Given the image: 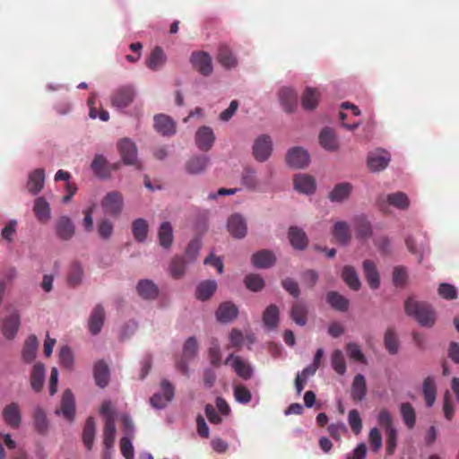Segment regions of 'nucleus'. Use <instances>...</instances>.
<instances>
[{
    "instance_id": "1",
    "label": "nucleus",
    "mask_w": 459,
    "mask_h": 459,
    "mask_svg": "<svg viewBox=\"0 0 459 459\" xmlns=\"http://www.w3.org/2000/svg\"><path fill=\"white\" fill-rule=\"evenodd\" d=\"M404 310L408 316L414 317L421 326L431 327L435 324V312L425 302L418 301L410 297L405 301Z\"/></svg>"
},
{
    "instance_id": "2",
    "label": "nucleus",
    "mask_w": 459,
    "mask_h": 459,
    "mask_svg": "<svg viewBox=\"0 0 459 459\" xmlns=\"http://www.w3.org/2000/svg\"><path fill=\"white\" fill-rule=\"evenodd\" d=\"M117 146L125 164L134 165L139 170L143 169L141 162L137 160V148L133 141L124 138L119 141Z\"/></svg>"
},
{
    "instance_id": "3",
    "label": "nucleus",
    "mask_w": 459,
    "mask_h": 459,
    "mask_svg": "<svg viewBox=\"0 0 459 459\" xmlns=\"http://www.w3.org/2000/svg\"><path fill=\"white\" fill-rule=\"evenodd\" d=\"M174 394L175 388L169 380L163 379L160 382V391L151 397L150 403L152 407L162 409L172 401Z\"/></svg>"
},
{
    "instance_id": "4",
    "label": "nucleus",
    "mask_w": 459,
    "mask_h": 459,
    "mask_svg": "<svg viewBox=\"0 0 459 459\" xmlns=\"http://www.w3.org/2000/svg\"><path fill=\"white\" fill-rule=\"evenodd\" d=\"M101 206L104 212L114 217H117L124 206V198L120 192H108L101 201Z\"/></svg>"
},
{
    "instance_id": "5",
    "label": "nucleus",
    "mask_w": 459,
    "mask_h": 459,
    "mask_svg": "<svg viewBox=\"0 0 459 459\" xmlns=\"http://www.w3.org/2000/svg\"><path fill=\"white\" fill-rule=\"evenodd\" d=\"M190 62L201 74L208 76L212 73V60L209 53L204 51L193 52Z\"/></svg>"
},
{
    "instance_id": "6",
    "label": "nucleus",
    "mask_w": 459,
    "mask_h": 459,
    "mask_svg": "<svg viewBox=\"0 0 459 459\" xmlns=\"http://www.w3.org/2000/svg\"><path fill=\"white\" fill-rule=\"evenodd\" d=\"M286 162L293 169H304L309 164L310 157L302 147H292L286 154Z\"/></svg>"
},
{
    "instance_id": "7",
    "label": "nucleus",
    "mask_w": 459,
    "mask_h": 459,
    "mask_svg": "<svg viewBox=\"0 0 459 459\" xmlns=\"http://www.w3.org/2000/svg\"><path fill=\"white\" fill-rule=\"evenodd\" d=\"M273 150L272 140L268 135L258 136L253 146V152L255 160L265 161L271 155Z\"/></svg>"
},
{
    "instance_id": "8",
    "label": "nucleus",
    "mask_w": 459,
    "mask_h": 459,
    "mask_svg": "<svg viewBox=\"0 0 459 459\" xmlns=\"http://www.w3.org/2000/svg\"><path fill=\"white\" fill-rule=\"evenodd\" d=\"M390 159L391 156L387 152L384 150L376 151L368 154V167L372 172L381 171L388 166Z\"/></svg>"
},
{
    "instance_id": "9",
    "label": "nucleus",
    "mask_w": 459,
    "mask_h": 459,
    "mask_svg": "<svg viewBox=\"0 0 459 459\" xmlns=\"http://www.w3.org/2000/svg\"><path fill=\"white\" fill-rule=\"evenodd\" d=\"M225 364L230 365L237 375L245 380L250 379L253 376L251 366L245 362L239 356L230 354L225 359Z\"/></svg>"
},
{
    "instance_id": "10",
    "label": "nucleus",
    "mask_w": 459,
    "mask_h": 459,
    "mask_svg": "<svg viewBox=\"0 0 459 459\" xmlns=\"http://www.w3.org/2000/svg\"><path fill=\"white\" fill-rule=\"evenodd\" d=\"M228 230L235 238H243L247 232V222L244 217L238 213L232 214L228 219Z\"/></svg>"
},
{
    "instance_id": "11",
    "label": "nucleus",
    "mask_w": 459,
    "mask_h": 459,
    "mask_svg": "<svg viewBox=\"0 0 459 459\" xmlns=\"http://www.w3.org/2000/svg\"><path fill=\"white\" fill-rule=\"evenodd\" d=\"M2 416L4 423L12 429H18L21 425L22 416L19 404L17 403H11L7 404L2 411Z\"/></svg>"
},
{
    "instance_id": "12",
    "label": "nucleus",
    "mask_w": 459,
    "mask_h": 459,
    "mask_svg": "<svg viewBox=\"0 0 459 459\" xmlns=\"http://www.w3.org/2000/svg\"><path fill=\"white\" fill-rule=\"evenodd\" d=\"M195 141L201 151L208 152L215 141L212 129L205 126L200 127L195 134Z\"/></svg>"
},
{
    "instance_id": "13",
    "label": "nucleus",
    "mask_w": 459,
    "mask_h": 459,
    "mask_svg": "<svg viewBox=\"0 0 459 459\" xmlns=\"http://www.w3.org/2000/svg\"><path fill=\"white\" fill-rule=\"evenodd\" d=\"M238 315V307L230 301H225L220 304L216 310V319L221 323H230L236 319Z\"/></svg>"
},
{
    "instance_id": "14",
    "label": "nucleus",
    "mask_w": 459,
    "mask_h": 459,
    "mask_svg": "<svg viewBox=\"0 0 459 459\" xmlns=\"http://www.w3.org/2000/svg\"><path fill=\"white\" fill-rule=\"evenodd\" d=\"M154 128L160 134L170 136L176 133V123L170 117L159 114L154 117Z\"/></svg>"
},
{
    "instance_id": "15",
    "label": "nucleus",
    "mask_w": 459,
    "mask_h": 459,
    "mask_svg": "<svg viewBox=\"0 0 459 459\" xmlns=\"http://www.w3.org/2000/svg\"><path fill=\"white\" fill-rule=\"evenodd\" d=\"M44 183L45 170L43 169H36L29 174L26 187L31 195H36L43 189Z\"/></svg>"
},
{
    "instance_id": "16",
    "label": "nucleus",
    "mask_w": 459,
    "mask_h": 459,
    "mask_svg": "<svg viewBox=\"0 0 459 459\" xmlns=\"http://www.w3.org/2000/svg\"><path fill=\"white\" fill-rule=\"evenodd\" d=\"M75 232V227L68 216H61L56 222V236L62 240L71 239Z\"/></svg>"
},
{
    "instance_id": "17",
    "label": "nucleus",
    "mask_w": 459,
    "mask_h": 459,
    "mask_svg": "<svg viewBox=\"0 0 459 459\" xmlns=\"http://www.w3.org/2000/svg\"><path fill=\"white\" fill-rule=\"evenodd\" d=\"M134 91L130 86H125L117 89L111 99L113 106L123 108L127 107L134 100Z\"/></svg>"
},
{
    "instance_id": "18",
    "label": "nucleus",
    "mask_w": 459,
    "mask_h": 459,
    "mask_svg": "<svg viewBox=\"0 0 459 459\" xmlns=\"http://www.w3.org/2000/svg\"><path fill=\"white\" fill-rule=\"evenodd\" d=\"M210 163L206 155H195L191 157L185 164V169L188 174L197 175L204 172Z\"/></svg>"
},
{
    "instance_id": "19",
    "label": "nucleus",
    "mask_w": 459,
    "mask_h": 459,
    "mask_svg": "<svg viewBox=\"0 0 459 459\" xmlns=\"http://www.w3.org/2000/svg\"><path fill=\"white\" fill-rule=\"evenodd\" d=\"M20 325V315L17 311H13L3 322L2 333L4 336L7 339H13L16 335Z\"/></svg>"
},
{
    "instance_id": "20",
    "label": "nucleus",
    "mask_w": 459,
    "mask_h": 459,
    "mask_svg": "<svg viewBox=\"0 0 459 459\" xmlns=\"http://www.w3.org/2000/svg\"><path fill=\"white\" fill-rule=\"evenodd\" d=\"M276 262L274 254L268 249H263L255 252L251 256V263L256 268H269Z\"/></svg>"
},
{
    "instance_id": "21",
    "label": "nucleus",
    "mask_w": 459,
    "mask_h": 459,
    "mask_svg": "<svg viewBox=\"0 0 459 459\" xmlns=\"http://www.w3.org/2000/svg\"><path fill=\"white\" fill-rule=\"evenodd\" d=\"M279 99L286 112H292L297 107L298 94L290 87H283L279 91Z\"/></svg>"
},
{
    "instance_id": "22",
    "label": "nucleus",
    "mask_w": 459,
    "mask_h": 459,
    "mask_svg": "<svg viewBox=\"0 0 459 459\" xmlns=\"http://www.w3.org/2000/svg\"><path fill=\"white\" fill-rule=\"evenodd\" d=\"M61 412L65 418L68 420L72 421L74 418L75 413V404H74V397L71 390L66 389L63 393L62 400H61V408L60 411H56V413Z\"/></svg>"
},
{
    "instance_id": "23",
    "label": "nucleus",
    "mask_w": 459,
    "mask_h": 459,
    "mask_svg": "<svg viewBox=\"0 0 459 459\" xmlns=\"http://www.w3.org/2000/svg\"><path fill=\"white\" fill-rule=\"evenodd\" d=\"M105 320V311L103 307L99 304L97 305L89 318V330L93 334H98L102 328Z\"/></svg>"
},
{
    "instance_id": "24",
    "label": "nucleus",
    "mask_w": 459,
    "mask_h": 459,
    "mask_svg": "<svg viewBox=\"0 0 459 459\" xmlns=\"http://www.w3.org/2000/svg\"><path fill=\"white\" fill-rule=\"evenodd\" d=\"M379 202H385L389 205H392L400 210H406L410 206V201L407 195L403 192H395L382 195L379 198Z\"/></svg>"
},
{
    "instance_id": "25",
    "label": "nucleus",
    "mask_w": 459,
    "mask_h": 459,
    "mask_svg": "<svg viewBox=\"0 0 459 459\" xmlns=\"http://www.w3.org/2000/svg\"><path fill=\"white\" fill-rule=\"evenodd\" d=\"M91 169L98 178H108L110 177L109 164L107 159L101 154H96L94 156Z\"/></svg>"
},
{
    "instance_id": "26",
    "label": "nucleus",
    "mask_w": 459,
    "mask_h": 459,
    "mask_svg": "<svg viewBox=\"0 0 459 459\" xmlns=\"http://www.w3.org/2000/svg\"><path fill=\"white\" fill-rule=\"evenodd\" d=\"M294 187L304 194H311L315 191L316 183L313 177L307 174H297L294 177Z\"/></svg>"
},
{
    "instance_id": "27",
    "label": "nucleus",
    "mask_w": 459,
    "mask_h": 459,
    "mask_svg": "<svg viewBox=\"0 0 459 459\" xmlns=\"http://www.w3.org/2000/svg\"><path fill=\"white\" fill-rule=\"evenodd\" d=\"M93 375L95 383L99 387L104 388L108 385L109 381V368L104 360H99L95 363Z\"/></svg>"
},
{
    "instance_id": "28",
    "label": "nucleus",
    "mask_w": 459,
    "mask_h": 459,
    "mask_svg": "<svg viewBox=\"0 0 459 459\" xmlns=\"http://www.w3.org/2000/svg\"><path fill=\"white\" fill-rule=\"evenodd\" d=\"M217 60L226 69L234 68L238 65V60L231 49L224 44L220 45L218 48Z\"/></svg>"
},
{
    "instance_id": "29",
    "label": "nucleus",
    "mask_w": 459,
    "mask_h": 459,
    "mask_svg": "<svg viewBox=\"0 0 459 459\" xmlns=\"http://www.w3.org/2000/svg\"><path fill=\"white\" fill-rule=\"evenodd\" d=\"M288 234L290 242L295 249L303 250L307 247L308 239L301 229L292 226L289 229Z\"/></svg>"
},
{
    "instance_id": "30",
    "label": "nucleus",
    "mask_w": 459,
    "mask_h": 459,
    "mask_svg": "<svg viewBox=\"0 0 459 459\" xmlns=\"http://www.w3.org/2000/svg\"><path fill=\"white\" fill-rule=\"evenodd\" d=\"M319 143L324 149L330 152H334L339 147L337 137L330 127H325L321 131Z\"/></svg>"
},
{
    "instance_id": "31",
    "label": "nucleus",
    "mask_w": 459,
    "mask_h": 459,
    "mask_svg": "<svg viewBox=\"0 0 459 459\" xmlns=\"http://www.w3.org/2000/svg\"><path fill=\"white\" fill-rule=\"evenodd\" d=\"M136 290L144 299H154L159 293L157 285L150 280H141L136 285Z\"/></svg>"
},
{
    "instance_id": "32",
    "label": "nucleus",
    "mask_w": 459,
    "mask_h": 459,
    "mask_svg": "<svg viewBox=\"0 0 459 459\" xmlns=\"http://www.w3.org/2000/svg\"><path fill=\"white\" fill-rule=\"evenodd\" d=\"M367 394L366 380L363 375L358 374L355 376L351 384V396L353 401L360 402Z\"/></svg>"
},
{
    "instance_id": "33",
    "label": "nucleus",
    "mask_w": 459,
    "mask_h": 459,
    "mask_svg": "<svg viewBox=\"0 0 459 459\" xmlns=\"http://www.w3.org/2000/svg\"><path fill=\"white\" fill-rule=\"evenodd\" d=\"M307 313L306 304L301 301H296L292 304L290 316L297 325L304 326L307 322Z\"/></svg>"
},
{
    "instance_id": "34",
    "label": "nucleus",
    "mask_w": 459,
    "mask_h": 459,
    "mask_svg": "<svg viewBox=\"0 0 459 459\" xmlns=\"http://www.w3.org/2000/svg\"><path fill=\"white\" fill-rule=\"evenodd\" d=\"M33 212L38 221L42 223L50 219V206L43 196L35 199Z\"/></svg>"
},
{
    "instance_id": "35",
    "label": "nucleus",
    "mask_w": 459,
    "mask_h": 459,
    "mask_svg": "<svg viewBox=\"0 0 459 459\" xmlns=\"http://www.w3.org/2000/svg\"><path fill=\"white\" fill-rule=\"evenodd\" d=\"M363 272L369 287L373 290L377 289L380 283L379 273L374 262L371 260H365L363 262Z\"/></svg>"
},
{
    "instance_id": "36",
    "label": "nucleus",
    "mask_w": 459,
    "mask_h": 459,
    "mask_svg": "<svg viewBox=\"0 0 459 459\" xmlns=\"http://www.w3.org/2000/svg\"><path fill=\"white\" fill-rule=\"evenodd\" d=\"M332 234L336 242L341 245H347L351 240L350 227L345 221L335 222L332 230Z\"/></svg>"
},
{
    "instance_id": "37",
    "label": "nucleus",
    "mask_w": 459,
    "mask_h": 459,
    "mask_svg": "<svg viewBox=\"0 0 459 459\" xmlns=\"http://www.w3.org/2000/svg\"><path fill=\"white\" fill-rule=\"evenodd\" d=\"M422 394L428 407H431L437 396V385L433 377H428L422 383Z\"/></svg>"
},
{
    "instance_id": "38",
    "label": "nucleus",
    "mask_w": 459,
    "mask_h": 459,
    "mask_svg": "<svg viewBox=\"0 0 459 459\" xmlns=\"http://www.w3.org/2000/svg\"><path fill=\"white\" fill-rule=\"evenodd\" d=\"M351 190L352 186L350 183H340L329 193L328 197L332 202H342L350 196Z\"/></svg>"
},
{
    "instance_id": "39",
    "label": "nucleus",
    "mask_w": 459,
    "mask_h": 459,
    "mask_svg": "<svg viewBox=\"0 0 459 459\" xmlns=\"http://www.w3.org/2000/svg\"><path fill=\"white\" fill-rule=\"evenodd\" d=\"M326 301L337 311L345 312L349 308V300L337 291H329L326 294Z\"/></svg>"
},
{
    "instance_id": "40",
    "label": "nucleus",
    "mask_w": 459,
    "mask_h": 459,
    "mask_svg": "<svg viewBox=\"0 0 459 459\" xmlns=\"http://www.w3.org/2000/svg\"><path fill=\"white\" fill-rule=\"evenodd\" d=\"M45 380V368L41 363H37L33 366L30 374V385L36 392H40Z\"/></svg>"
},
{
    "instance_id": "41",
    "label": "nucleus",
    "mask_w": 459,
    "mask_h": 459,
    "mask_svg": "<svg viewBox=\"0 0 459 459\" xmlns=\"http://www.w3.org/2000/svg\"><path fill=\"white\" fill-rule=\"evenodd\" d=\"M319 91L317 89L307 87L302 97L301 105L304 109L312 110L316 108L319 100Z\"/></svg>"
},
{
    "instance_id": "42",
    "label": "nucleus",
    "mask_w": 459,
    "mask_h": 459,
    "mask_svg": "<svg viewBox=\"0 0 459 459\" xmlns=\"http://www.w3.org/2000/svg\"><path fill=\"white\" fill-rule=\"evenodd\" d=\"M342 278L351 290H359L360 289L361 283L354 267L345 265L342 272Z\"/></svg>"
},
{
    "instance_id": "43",
    "label": "nucleus",
    "mask_w": 459,
    "mask_h": 459,
    "mask_svg": "<svg viewBox=\"0 0 459 459\" xmlns=\"http://www.w3.org/2000/svg\"><path fill=\"white\" fill-rule=\"evenodd\" d=\"M166 63V56L160 47H156L146 60V65L153 71L160 69Z\"/></svg>"
},
{
    "instance_id": "44",
    "label": "nucleus",
    "mask_w": 459,
    "mask_h": 459,
    "mask_svg": "<svg viewBox=\"0 0 459 459\" xmlns=\"http://www.w3.org/2000/svg\"><path fill=\"white\" fill-rule=\"evenodd\" d=\"M96 426L93 417H88L82 431V441L87 450H91L95 438Z\"/></svg>"
},
{
    "instance_id": "45",
    "label": "nucleus",
    "mask_w": 459,
    "mask_h": 459,
    "mask_svg": "<svg viewBox=\"0 0 459 459\" xmlns=\"http://www.w3.org/2000/svg\"><path fill=\"white\" fill-rule=\"evenodd\" d=\"M39 342L35 335H30L24 342L22 359L26 362H31L37 355Z\"/></svg>"
},
{
    "instance_id": "46",
    "label": "nucleus",
    "mask_w": 459,
    "mask_h": 459,
    "mask_svg": "<svg viewBox=\"0 0 459 459\" xmlns=\"http://www.w3.org/2000/svg\"><path fill=\"white\" fill-rule=\"evenodd\" d=\"M216 289L217 283L215 281H204L196 288V298L199 300H207L213 295Z\"/></svg>"
},
{
    "instance_id": "47",
    "label": "nucleus",
    "mask_w": 459,
    "mask_h": 459,
    "mask_svg": "<svg viewBox=\"0 0 459 459\" xmlns=\"http://www.w3.org/2000/svg\"><path fill=\"white\" fill-rule=\"evenodd\" d=\"M354 227L357 237L359 238H368L372 234L371 225L363 215H359L354 218Z\"/></svg>"
},
{
    "instance_id": "48",
    "label": "nucleus",
    "mask_w": 459,
    "mask_h": 459,
    "mask_svg": "<svg viewBox=\"0 0 459 459\" xmlns=\"http://www.w3.org/2000/svg\"><path fill=\"white\" fill-rule=\"evenodd\" d=\"M158 238L160 244L164 248H169L173 242V230L169 222L165 221L161 223L159 231Z\"/></svg>"
},
{
    "instance_id": "49",
    "label": "nucleus",
    "mask_w": 459,
    "mask_h": 459,
    "mask_svg": "<svg viewBox=\"0 0 459 459\" xmlns=\"http://www.w3.org/2000/svg\"><path fill=\"white\" fill-rule=\"evenodd\" d=\"M104 446L106 449H110L113 447L115 437H116V425L114 418L109 417L106 419L105 427H104Z\"/></svg>"
},
{
    "instance_id": "50",
    "label": "nucleus",
    "mask_w": 459,
    "mask_h": 459,
    "mask_svg": "<svg viewBox=\"0 0 459 459\" xmlns=\"http://www.w3.org/2000/svg\"><path fill=\"white\" fill-rule=\"evenodd\" d=\"M132 233L138 242H143L147 238L148 224L144 219H136L132 223Z\"/></svg>"
},
{
    "instance_id": "51",
    "label": "nucleus",
    "mask_w": 459,
    "mask_h": 459,
    "mask_svg": "<svg viewBox=\"0 0 459 459\" xmlns=\"http://www.w3.org/2000/svg\"><path fill=\"white\" fill-rule=\"evenodd\" d=\"M400 413L408 429H412L416 422V413L412 405L409 403H403L400 405Z\"/></svg>"
},
{
    "instance_id": "52",
    "label": "nucleus",
    "mask_w": 459,
    "mask_h": 459,
    "mask_svg": "<svg viewBox=\"0 0 459 459\" xmlns=\"http://www.w3.org/2000/svg\"><path fill=\"white\" fill-rule=\"evenodd\" d=\"M384 343L386 351L390 354L394 355L398 353L400 344L396 333L393 329L389 328L386 330Z\"/></svg>"
},
{
    "instance_id": "53",
    "label": "nucleus",
    "mask_w": 459,
    "mask_h": 459,
    "mask_svg": "<svg viewBox=\"0 0 459 459\" xmlns=\"http://www.w3.org/2000/svg\"><path fill=\"white\" fill-rule=\"evenodd\" d=\"M264 324L269 328H274L279 321V309L275 305H270L263 314Z\"/></svg>"
},
{
    "instance_id": "54",
    "label": "nucleus",
    "mask_w": 459,
    "mask_h": 459,
    "mask_svg": "<svg viewBox=\"0 0 459 459\" xmlns=\"http://www.w3.org/2000/svg\"><path fill=\"white\" fill-rule=\"evenodd\" d=\"M34 427L39 434H45L48 429V421L45 411L41 408H37L34 411Z\"/></svg>"
},
{
    "instance_id": "55",
    "label": "nucleus",
    "mask_w": 459,
    "mask_h": 459,
    "mask_svg": "<svg viewBox=\"0 0 459 459\" xmlns=\"http://www.w3.org/2000/svg\"><path fill=\"white\" fill-rule=\"evenodd\" d=\"M241 182L249 190H256L259 185L255 171L251 168H246L243 170Z\"/></svg>"
},
{
    "instance_id": "56",
    "label": "nucleus",
    "mask_w": 459,
    "mask_h": 459,
    "mask_svg": "<svg viewBox=\"0 0 459 459\" xmlns=\"http://www.w3.org/2000/svg\"><path fill=\"white\" fill-rule=\"evenodd\" d=\"M331 364L333 370L339 375L346 372V363L342 351L335 350L331 356Z\"/></svg>"
},
{
    "instance_id": "57",
    "label": "nucleus",
    "mask_w": 459,
    "mask_h": 459,
    "mask_svg": "<svg viewBox=\"0 0 459 459\" xmlns=\"http://www.w3.org/2000/svg\"><path fill=\"white\" fill-rule=\"evenodd\" d=\"M186 261L181 256H176L172 259L169 265V273L175 279H179L185 274Z\"/></svg>"
},
{
    "instance_id": "58",
    "label": "nucleus",
    "mask_w": 459,
    "mask_h": 459,
    "mask_svg": "<svg viewBox=\"0 0 459 459\" xmlns=\"http://www.w3.org/2000/svg\"><path fill=\"white\" fill-rule=\"evenodd\" d=\"M83 275V270L80 264L74 263L71 265L68 276H67V281L68 284L74 287L81 283Z\"/></svg>"
},
{
    "instance_id": "59",
    "label": "nucleus",
    "mask_w": 459,
    "mask_h": 459,
    "mask_svg": "<svg viewBox=\"0 0 459 459\" xmlns=\"http://www.w3.org/2000/svg\"><path fill=\"white\" fill-rule=\"evenodd\" d=\"M246 287L251 291H260L264 287V279L255 273H250L245 277Z\"/></svg>"
},
{
    "instance_id": "60",
    "label": "nucleus",
    "mask_w": 459,
    "mask_h": 459,
    "mask_svg": "<svg viewBox=\"0 0 459 459\" xmlns=\"http://www.w3.org/2000/svg\"><path fill=\"white\" fill-rule=\"evenodd\" d=\"M113 223L107 219L101 220L97 225L99 236L102 239H108L113 234Z\"/></svg>"
},
{
    "instance_id": "61",
    "label": "nucleus",
    "mask_w": 459,
    "mask_h": 459,
    "mask_svg": "<svg viewBox=\"0 0 459 459\" xmlns=\"http://www.w3.org/2000/svg\"><path fill=\"white\" fill-rule=\"evenodd\" d=\"M234 397L240 403H248L252 399L250 391L243 385L234 386Z\"/></svg>"
},
{
    "instance_id": "62",
    "label": "nucleus",
    "mask_w": 459,
    "mask_h": 459,
    "mask_svg": "<svg viewBox=\"0 0 459 459\" xmlns=\"http://www.w3.org/2000/svg\"><path fill=\"white\" fill-rule=\"evenodd\" d=\"M198 350V345L195 337H189L183 348V356L185 359H189L194 358L196 355Z\"/></svg>"
},
{
    "instance_id": "63",
    "label": "nucleus",
    "mask_w": 459,
    "mask_h": 459,
    "mask_svg": "<svg viewBox=\"0 0 459 459\" xmlns=\"http://www.w3.org/2000/svg\"><path fill=\"white\" fill-rule=\"evenodd\" d=\"M282 288L293 298L297 299L299 297L300 290L298 282L290 277H287L281 281Z\"/></svg>"
},
{
    "instance_id": "64",
    "label": "nucleus",
    "mask_w": 459,
    "mask_h": 459,
    "mask_svg": "<svg viewBox=\"0 0 459 459\" xmlns=\"http://www.w3.org/2000/svg\"><path fill=\"white\" fill-rule=\"evenodd\" d=\"M346 350L351 359L362 363L366 362V358L357 343L349 342L346 346Z\"/></svg>"
}]
</instances>
